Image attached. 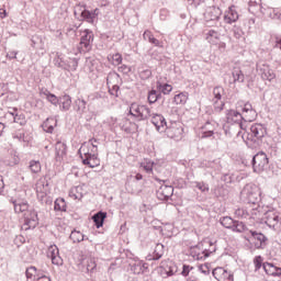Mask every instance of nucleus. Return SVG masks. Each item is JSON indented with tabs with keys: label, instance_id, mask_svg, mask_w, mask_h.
I'll return each instance as SVG.
<instances>
[{
	"label": "nucleus",
	"instance_id": "f257e3e1",
	"mask_svg": "<svg viewBox=\"0 0 281 281\" xmlns=\"http://www.w3.org/2000/svg\"><path fill=\"white\" fill-rule=\"evenodd\" d=\"M9 202L12 203L15 214L26 212L24 213V224L22 226L25 232H27V229H34L36 225H38V213L35 210H30V204L26 200L11 198Z\"/></svg>",
	"mask_w": 281,
	"mask_h": 281
},
{
	"label": "nucleus",
	"instance_id": "f03ea898",
	"mask_svg": "<svg viewBox=\"0 0 281 281\" xmlns=\"http://www.w3.org/2000/svg\"><path fill=\"white\" fill-rule=\"evenodd\" d=\"M93 148L94 150L91 153L88 145H82L78 151L83 166H89V168H98V166H100V160L98 159V147L94 146Z\"/></svg>",
	"mask_w": 281,
	"mask_h": 281
},
{
	"label": "nucleus",
	"instance_id": "7ed1b4c3",
	"mask_svg": "<svg viewBox=\"0 0 281 281\" xmlns=\"http://www.w3.org/2000/svg\"><path fill=\"white\" fill-rule=\"evenodd\" d=\"M260 198V189L256 184H246L240 192V200L244 203L256 205Z\"/></svg>",
	"mask_w": 281,
	"mask_h": 281
},
{
	"label": "nucleus",
	"instance_id": "20e7f679",
	"mask_svg": "<svg viewBox=\"0 0 281 281\" xmlns=\"http://www.w3.org/2000/svg\"><path fill=\"white\" fill-rule=\"evenodd\" d=\"M251 166L254 172H257L258 175H260V172H265L269 166V158L267 157V154L263 151L257 153L251 159Z\"/></svg>",
	"mask_w": 281,
	"mask_h": 281
},
{
	"label": "nucleus",
	"instance_id": "39448f33",
	"mask_svg": "<svg viewBox=\"0 0 281 281\" xmlns=\"http://www.w3.org/2000/svg\"><path fill=\"white\" fill-rule=\"evenodd\" d=\"M120 82H122V78L120 74L112 71L109 72L106 77V85L109 86V93L114 98H120Z\"/></svg>",
	"mask_w": 281,
	"mask_h": 281
},
{
	"label": "nucleus",
	"instance_id": "423d86ee",
	"mask_svg": "<svg viewBox=\"0 0 281 281\" xmlns=\"http://www.w3.org/2000/svg\"><path fill=\"white\" fill-rule=\"evenodd\" d=\"M164 133L169 137V139H176L179 142L183 137V127L179 122H170L169 125L165 127Z\"/></svg>",
	"mask_w": 281,
	"mask_h": 281
},
{
	"label": "nucleus",
	"instance_id": "0eeeda50",
	"mask_svg": "<svg viewBox=\"0 0 281 281\" xmlns=\"http://www.w3.org/2000/svg\"><path fill=\"white\" fill-rule=\"evenodd\" d=\"M249 241L252 243L255 249H266L269 238L258 231H249Z\"/></svg>",
	"mask_w": 281,
	"mask_h": 281
},
{
	"label": "nucleus",
	"instance_id": "6e6552de",
	"mask_svg": "<svg viewBox=\"0 0 281 281\" xmlns=\"http://www.w3.org/2000/svg\"><path fill=\"white\" fill-rule=\"evenodd\" d=\"M247 133V139L250 142H259L265 135H267V128L260 123L252 124Z\"/></svg>",
	"mask_w": 281,
	"mask_h": 281
},
{
	"label": "nucleus",
	"instance_id": "1a4fd4ad",
	"mask_svg": "<svg viewBox=\"0 0 281 281\" xmlns=\"http://www.w3.org/2000/svg\"><path fill=\"white\" fill-rule=\"evenodd\" d=\"M159 183H162L157 191V196L160 201H168L175 194V188L168 183V180L157 179Z\"/></svg>",
	"mask_w": 281,
	"mask_h": 281
},
{
	"label": "nucleus",
	"instance_id": "9d476101",
	"mask_svg": "<svg viewBox=\"0 0 281 281\" xmlns=\"http://www.w3.org/2000/svg\"><path fill=\"white\" fill-rule=\"evenodd\" d=\"M243 114L236 110H227L226 111V122L227 124H235L237 128H240V131H245V127L243 125Z\"/></svg>",
	"mask_w": 281,
	"mask_h": 281
},
{
	"label": "nucleus",
	"instance_id": "9b49d317",
	"mask_svg": "<svg viewBox=\"0 0 281 281\" xmlns=\"http://www.w3.org/2000/svg\"><path fill=\"white\" fill-rule=\"evenodd\" d=\"M132 111L135 113L134 117H136L138 122H144V120H148V117L151 115L150 108H148V105L132 103Z\"/></svg>",
	"mask_w": 281,
	"mask_h": 281
},
{
	"label": "nucleus",
	"instance_id": "f8f14e48",
	"mask_svg": "<svg viewBox=\"0 0 281 281\" xmlns=\"http://www.w3.org/2000/svg\"><path fill=\"white\" fill-rule=\"evenodd\" d=\"M91 43H93V32L85 30L79 44L80 54H87V52H90Z\"/></svg>",
	"mask_w": 281,
	"mask_h": 281
},
{
	"label": "nucleus",
	"instance_id": "ddd939ff",
	"mask_svg": "<svg viewBox=\"0 0 281 281\" xmlns=\"http://www.w3.org/2000/svg\"><path fill=\"white\" fill-rule=\"evenodd\" d=\"M223 93H225V89L221 86H217L213 89V95H214V111L216 113H221L223 111V108L225 106V102L221 101L223 100Z\"/></svg>",
	"mask_w": 281,
	"mask_h": 281
},
{
	"label": "nucleus",
	"instance_id": "4468645a",
	"mask_svg": "<svg viewBox=\"0 0 281 281\" xmlns=\"http://www.w3.org/2000/svg\"><path fill=\"white\" fill-rule=\"evenodd\" d=\"M257 71L259 75H261L262 80H269V82H271V80L276 78V74L271 70L266 61L257 63Z\"/></svg>",
	"mask_w": 281,
	"mask_h": 281
},
{
	"label": "nucleus",
	"instance_id": "2eb2a0df",
	"mask_svg": "<svg viewBox=\"0 0 281 281\" xmlns=\"http://www.w3.org/2000/svg\"><path fill=\"white\" fill-rule=\"evenodd\" d=\"M263 221L268 227H276L281 221L280 213L276 209L268 210L263 214Z\"/></svg>",
	"mask_w": 281,
	"mask_h": 281
},
{
	"label": "nucleus",
	"instance_id": "dca6fc26",
	"mask_svg": "<svg viewBox=\"0 0 281 281\" xmlns=\"http://www.w3.org/2000/svg\"><path fill=\"white\" fill-rule=\"evenodd\" d=\"M78 12H80V21H86L91 25L95 23V19L93 18V14L91 13V11L87 9V4H78L77 10H75V14H78Z\"/></svg>",
	"mask_w": 281,
	"mask_h": 281
},
{
	"label": "nucleus",
	"instance_id": "f3484780",
	"mask_svg": "<svg viewBox=\"0 0 281 281\" xmlns=\"http://www.w3.org/2000/svg\"><path fill=\"white\" fill-rule=\"evenodd\" d=\"M213 278L217 281H234V273L225 268L217 267L213 270Z\"/></svg>",
	"mask_w": 281,
	"mask_h": 281
},
{
	"label": "nucleus",
	"instance_id": "a211bd4d",
	"mask_svg": "<svg viewBox=\"0 0 281 281\" xmlns=\"http://www.w3.org/2000/svg\"><path fill=\"white\" fill-rule=\"evenodd\" d=\"M151 124L156 126V131L158 133H164L166 131V126H168V122H166V117L161 114H151Z\"/></svg>",
	"mask_w": 281,
	"mask_h": 281
},
{
	"label": "nucleus",
	"instance_id": "6ab92c4d",
	"mask_svg": "<svg viewBox=\"0 0 281 281\" xmlns=\"http://www.w3.org/2000/svg\"><path fill=\"white\" fill-rule=\"evenodd\" d=\"M221 9L218 7H209L204 12V21L211 23L221 19Z\"/></svg>",
	"mask_w": 281,
	"mask_h": 281
},
{
	"label": "nucleus",
	"instance_id": "aec40b11",
	"mask_svg": "<svg viewBox=\"0 0 281 281\" xmlns=\"http://www.w3.org/2000/svg\"><path fill=\"white\" fill-rule=\"evenodd\" d=\"M48 258H50L53 265L57 267H63V257H60V250L56 245L50 246L47 252Z\"/></svg>",
	"mask_w": 281,
	"mask_h": 281
},
{
	"label": "nucleus",
	"instance_id": "412c9836",
	"mask_svg": "<svg viewBox=\"0 0 281 281\" xmlns=\"http://www.w3.org/2000/svg\"><path fill=\"white\" fill-rule=\"evenodd\" d=\"M241 116L244 119V122H254V120L258 117V113L256 112V110H254L251 103H246L243 108Z\"/></svg>",
	"mask_w": 281,
	"mask_h": 281
},
{
	"label": "nucleus",
	"instance_id": "4be33fe9",
	"mask_svg": "<svg viewBox=\"0 0 281 281\" xmlns=\"http://www.w3.org/2000/svg\"><path fill=\"white\" fill-rule=\"evenodd\" d=\"M160 269L165 271L168 278H170L171 276H175V273H177L178 271L177 265L170 260L161 261Z\"/></svg>",
	"mask_w": 281,
	"mask_h": 281
},
{
	"label": "nucleus",
	"instance_id": "5701e85b",
	"mask_svg": "<svg viewBox=\"0 0 281 281\" xmlns=\"http://www.w3.org/2000/svg\"><path fill=\"white\" fill-rule=\"evenodd\" d=\"M224 21L229 25L238 21V11L236 10V5L229 7L227 14L224 15Z\"/></svg>",
	"mask_w": 281,
	"mask_h": 281
},
{
	"label": "nucleus",
	"instance_id": "b1692460",
	"mask_svg": "<svg viewBox=\"0 0 281 281\" xmlns=\"http://www.w3.org/2000/svg\"><path fill=\"white\" fill-rule=\"evenodd\" d=\"M214 251H216V246H214V243L210 241L209 249H204L202 252L198 254L191 252V255L195 260H203L204 258H210V254H214Z\"/></svg>",
	"mask_w": 281,
	"mask_h": 281
},
{
	"label": "nucleus",
	"instance_id": "393cba45",
	"mask_svg": "<svg viewBox=\"0 0 281 281\" xmlns=\"http://www.w3.org/2000/svg\"><path fill=\"white\" fill-rule=\"evenodd\" d=\"M40 95L42 98H46V100L49 101L50 104H53L54 106H58V104H60V99H58V97H56V94L49 92V90H47V89H42L40 91Z\"/></svg>",
	"mask_w": 281,
	"mask_h": 281
},
{
	"label": "nucleus",
	"instance_id": "a878e982",
	"mask_svg": "<svg viewBox=\"0 0 281 281\" xmlns=\"http://www.w3.org/2000/svg\"><path fill=\"white\" fill-rule=\"evenodd\" d=\"M57 126H58V120H56L55 117H48L42 124V128L43 131H45V133H54V128Z\"/></svg>",
	"mask_w": 281,
	"mask_h": 281
},
{
	"label": "nucleus",
	"instance_id": "bb28decb",
	"mask_svg": "<svg viewBox=\"0 0 281 281\" xmlns=\"http://www.w3.org/2000/svg\"><path fill=\"white\" fill-rule=\"evenodd\" d=\"M55 150H56V159L57 161H60L63 157L67 155V145L63 142H57L55 145Z\"/></svg>",
	"mask_w": 281,
	"mask_h": 281
},
{
	"label": "nucleus",
	"instance_id": "cd10ccee",
	"mask_svg": "<svg viewBox=\"0 0 281 281\" xmlns=\"http://www.w3.org/2000/svg\"><path fill=\"white\" fill-rule=\"evenodd\" d=\"M106 218V212L99 211L92 216V221L97 227V229H100L104 225V220Z\"/></svg>",
	"mask_w": 281,
	"mask_h": 281
},
{
	"label": "nucleus",
	"instance_id": "c85d7f7f",
	"mask_svg": "<svg viewBox=\"0 0 281 281\" xmlns=\"http://www.w3.org/2000/svg\"><path fill=\"white\" fill-rule=\"evenodd\" d=\"M53 63H54L55 67H58L59 69H64L66 71L67 59L65 58V56L63 54L56 53Z\"/></svg>",
	"mask_w": 281,
	"mask_h": 281
},
{
	"label": "nucleus",
	"instance_id": "c756f323",
	"mask_svg": "<svg viewBox=\"0 0 281 281\" xmlns=\"http://www.w3.org/2000/svg\"><path fill=\"white\" fill-rule=\"evenodd\" d=\"M148 269V265L143 261H136L134 265L131 266V271L135 273V276H139V273H144Z\"/></svg>",
	"mask_w": 281,
	"mask_h": 281
},
{
	"label": "nucleus",
	"instance_id": "7c9ffc66",
	"mask_svg": "<svg viewBox=\"0 0 281 281\" xmlns=\"http://www.w3.org/2000/svg\"><path fill=\"white\" fill-rule=\"evenodd\" d=\"M164 256V245L157 244L153 256H148L147 260H160Z\"/></svg>",
	"mask_w": 281,
	"mask_h": 281
},
{
	"label": "nucleus",
	"instance_id": "2f4dec72",
	"mask_svg": "<svg viewBox=\"0 0 281 281\" xmlns=\"http://www.w3.org/2000/svg\"><path fill=\"white\" fill-rule=\"evenodd\" d=\"M143 38H144V41H148L149 43H151V45H155V47H159L161 45L159 40L155 38L153 33L148 30L144 32Z\"/></svg>",
	"mask_w": 281,
	"mask_h": 281
},
{
	"label": "nucleus",
	"instance_id": "473e14b6",
	"mask_svg": "<svg viewBox=\"0 0 281 281\" xmlns=\"http://www.w3.org/2000/svg\"><path fill=\"white\" fill-rule=\"evenodd\" d=\"M54 210L55 212H67V202H65V199H56Z\"/></svg>",
	"mask_w": 281,
	"mask_h": 281
},
{
	"label": "nucleus",
	"instance_id": "72a5a7b5",
	"mask_svg": "<svg viewBox=\"0 0 281 281\" xmlns=\"http://www.w3.org/2000/svg\"><path fill=\"white\" fill-rule=\"evenodd\" d=\"M59 104H61L63 111H69L71 109V97L65 94L59 99Z\"/></svg>",
	"mask_w": 281,
	"mask_h": 281
},
{
	"label": "nucleus",
	"instance_id": "f704fd0d",
	"mask_svg": "<svg viewBox=\"0 0 281 281\" xmlns=\"http://www.w3.org/2000/svg\"><path fill=\"white\" fill-rule=\"evenodd\" d=\"M69 196L80 201V199L85 196V193H82V187H74L69 192Z\"/></svg>",
	"mask_w": 281,
	"mask_h": 281
},
{
	"label": "nucleus",
	"instance_id": "c9c22d12",
	"mask_svg": "<svg viewBox=\"0 0 281 281\" xmlns=\"http://www.w3.org/2000/svg\"><path fill=\"white\" fill-rule=\"evenodd\" d=\"M156 89L160 92L164 93V95H168L171 91H172V86L168 85V83H161L159 81H157L156 83Z\"/></svg>",
	"mask_w": 281,
	"mask_h": 281
},
{
	"label": "nucleus",
	"instance_id": "e433bc0d",
	"mask_svg": "<svg viewBox=\"0 0 281 281\" xmlns=\"http://www.w3.org/2000/svg\"><path fill=\"white\" fill-rule=\"evenodd\" d=\"M78 69V58H67L66 71H76Z\"/></svg>",
	"mask_w": 281,
	"mask_h": 281
},
{
	"label": "nucleus",
	"instance_id": "4c0bfd02",
	"mask_svg": "<svg viewBox=\"0 0 281 281\" xmlns=\"http://www.w3.org/2000/svg\"><path fill=\"white\" fill-rule=\"evenodd\" d=\"M69 238L72 243H82V240H85V235L80 233V231H72Z\"/></svg>",
	"mask_w": 281,
	"mask_h": 281
},
{
	"label": "nucleus",
	"instance_id": "58836bf2",
	"mask_svg": "<svg viewBox=\"0 0 281 281\" xmlns=\"http://www.w3.org/2000/svg\"><path fill=\"white\" fill-rule=\"evenodd\" d=\"M75 109L78 113H85L87 109V101H85L83 99H77L75 101Z\"/></svg>",
	"mask_w": 281,
	"mask_h": 281
},
{
	"label": "nucleus",
	"instance_id": "ea45409f",
	"mask_svg": "<svg viewBox=\"0 0 281 281\" xmlns=\"http://www.w3.org/2000/svg\"><path fill=\"white\" fill-rule=\"evenodd\" d=\"M232 76L234 78V82H245V75L243 70L236 68L233 70Z\"/></svg>",
	"mask_w": 281,
	"mask_h": 281
},
{
	"label": "nucleus",
	"instance_id": "a19ab883",
	"mask_svg": "<svg viewBox=\"0 0 281 281\" xmlns=\"http://www.w3.org/2000/svg\"><path fill=\"white\" fill-rule=\"evenodd\" d=\"M220 223L223 227H226V229H232V227H234L235 221L229 216H225L220 220Z\"/></svg>",
	"mask_w": 281,
	"mask_h": 281
},
{
	"label": "nucleus",
	"instance_id": "79ce46f5",
	"mask_svg": "<svg viewBox=\"0 0 281 281\" xmlns=\"http://www.w3.org/2000/svg\"><path fill=\"white\" fill-rule=\"evenodd\" d=\"M265 272L267 273V276H274L276 274V269L277 266L273 263H269V262H265L262 265Z\"/></svg>",
	"mask_w": 281,
	"mask_h": 281
},
{
	"label": "nucleus",
	"instance_id": "37998d69",
	"mask_svg": "<svg viewBox=\"0 0 281 281\" xmlns=\"http://www.w3.org/2000/svg\"><path fill=\"white\" fill-rule=\"evenodd\" d=\"M173 102L176 104H186V102H188V94L183 92L176 94L173 98Z\"/></svg>",
	"mask_w": 281,
	"mask_h": 281
},
{
	"label": "nucleus",
	"instance_id": "c03bdc74",
	"mask_svg": "<svg viewBox=\"0 0 281 281\" xmlns=\"http://www.w3.org/2000/svg\"><path fill=\"white\" fill-rule=\"evenodd\" d=\"M231 229L233 232H238L240 234V233L245 232V229H247V226H245V224L243 222L235 221L233 223V227Z\"/></svg>",
	"mask_w": 281,
	"mask_h": 281
},
{
	"label": "nucleus",
	"instance_id": "a18cd8bd",
	"mask_svg": "<svg viewBox=\"0 0 281 281\" xmlns=\"http://www.w3.org/2000/svg\"><path fill=\"white\" fill-rule=\"evenodd\" d=\"M195 188L201 192H210V184L205 183L204 181L195 182Z\"/></svg>",
	"mask_w": 281,
	"mask_h": 281
},
{
	"label": "nucleus",
	"instance_id": "49530a36",
	"mask_svg": "<svg viewBox=\"0 0 281 281\" xmlns=\"http://www.w3.org/2000/svg\"><path fill=\"white\" fill-rule=\"evenodd\" d=\"M149 104H155L157 102L158 97H157V90H150L148 92V98H147Z\"/></svg>",
	"mask_w": 281,
	"mask_h": 281
},
{
	"label": "nucleus",
	"instance_id": "de8ad7c7",
	"mask_svg": "<svg viewBox=\"0 0 281 281\" xmlns=\"http://www.w3.org/2000/svg\"><path fill=\"white\" fill-rule=\"evenodd\" d=\"M30 170L36 175L41 170V162L32 160L30 162Z\"/></svg>",
	"mask_w": 281,
	"mask_h": 281
},
{
	"label": "nucleus",
	"instance_id": "09e8293b",
	"mask_svg": "<svg viewBox=\"0 0 281 281\" xmlns=\"http://www.w3.org/2000/svg\"><path fill=\"white\" fill-rule=\"evenodd\" d=\"M212 38H215L216 41H218V32L214 30H210L206 33V41H209V43H212Z\"/></svg>",
	"mask_w": 281,
	"mask_h": 281
},
{
	"label": "nucleus",
	"instance_id": "8fccbe9b",
	"mask_svg": "<svg viewBox=\"0 0 281 281\" xmlns=\"http://www.w3.org/2000/svg\"><path fill=\"white\" fill-rule=\"evenodd\" d=\"M235 215L237 216V218H247V216H249V213H247V210L245 209H237L235 211Z\"/></svg>",
	"mask_w": 281,
	"mask_h": 281
},
{
	"label": "nucleus",
	"instance_id": "3c124183",
	"mask_svg": "<svg viewBox=\"0 0 281 281\" xmlns=\"http://www.w3.org/2000/svg\"><path fill=\"white\" fill-rule=\"evenodd\" d=\"M233 33L236 38H243V36L245 35V32H243V29L238 26L233 27Z\"/></svg>",
	"mask_w": 281,
	"mask_h": 281
},
{
	"label": "nucleus",
	"instance_id": "603ef678",
	"mask_svg": "<svg viewBox=\"0 0 281 281\" xmlns=\"http://www.w3.org/2000/svg\"><path fill=\"white\" fill-rule=\"evenodd\" d=\"M254 265H255V269L256 271H258L259 269H261L262 267V257L261 256H256L254 259Z\"/></svg>",
	"mask_w": 281,
	"mask_h": 281
},
{
	"label": "nucleus",
	"instance_id": "864d4df0",
	"mask_svg": "<svg viewBox=\"0 0 281 281\" xmlns=\"http://www.w3.org/2000/svg\"><path fill=\"white\" fill-rule=\"evenodd\" d=\"M151 76H153V71L150 69H145L140 71V78L143 80H148V78H150Z\"/></svg>",
	"mask_w": 281,
	"mask_h": 281
},
{
	"label": "nucleus",
	"instance_id": "5fc2aeb1",
	"mask_svg": "<svg viewBox=\"0 0 281 281\" xmlns=\"http://www.w3.org/2000/svg\"><path fill=\"white\" fill-rule=\"evenodd\" d=\"M191 269H192V267H190L188 265H183L181 276H183V278H188V276H190V270Z\"/></svg>",
	"mask_w": 281,
	"mask_h": 281
},
{
	"label": "nucleus",
	"instance_id": "6e6d98bb",
	"mask_svg": "<svg viewBox=\"0 0 281 281\" xmlns=\"http://www.w3.org/2000/svg\"><path fill=\"white\" fill-rule=\"evenodd\" d=\"M119 71H120L121 74L128 75V74H131L132 69H131V67L127 66V65H122V66L119 67Z\"/></svg>",
	"mask_w": 281,
	"mask_h": 281
},
{
	"label": "nucleus",
	"instance_id": "4d7b16f0",
	"mask_svg": "<svg viewBox=\"0 0 281 281\" xmlns=\"http://www.w3.org/2000/svg\"><path fill=\"white\" fill-rule=\"evenodd\" d=\"M254 8H259V10L262 8L260 3H257L254 0L249 1V12H254Z\"/></svg>",
	"mask_w": 281,
	"mask_h": 281
},
{
	"label": "nucleus",
	"instance_id": "13d9d810",
	"mask_svg": "<svg viewBox=\"0 0 281 281\" xmlns=\"http://www.w3.org/2000/svg\"><path fill=\"white\" fill-rule=\"evenodd\" d=\"M112 60L115 63V65H122V55L120 53H116L112 56Z\"/></svg>",
	"mask_w": 281,
	"mask_h": 281
},
{
	"label": "nucleus",
	"instance_id": "bf43d9fd",
	"mask_svg": "<svg viewBox=\"0 0 281 281\" xmlns=\"http://www.w3.org/2000/svg\"><path fill=\"white\" fill-rule=\"evenodd\" d=\"M95 261L90 260V262L87 265V271H90V273H93V271H95Z\"/></svg>",
	"mask_w": 281,
	"mask_h": 281
},
{
	"label": "nucleus",
	"instance_id": "052dcab7",
	"mask_svg": "<svg viewBox=\"0 0 281 281\" xmlns=\"http://www.w3.org/2000/svg\"><path fill=\"white\" fill-rule=\"evenodd\" d=\"M18 54H19V52H16V50H9L7 53V58H9V60H14L16 58Z\"/></svg>",
	"mask_w": 281,
	"mask_h": 281
},
{
	"label": "nucleus",
	"instance_id": "680f3d73",
	"mask_svg": "<svg viewBox=\"0 0 281 281\" xmlns=\"http://www.w3.org/2000/svg\"><path fill=\"white\" fill-rule=\"evenodd\" d=\"M212 135H214V131L209 130L202 133V138L205 139L207 137H212Z\"/></svg>",
	"mask_w": 281,
	"mask_h": 281
},
{
	"label": "nucleus",
	"instance_id": "e2e57ef3",
	"mask_svg": "<svg viewBox=\"0 0 281 281\" xmlns=\"http://www.w3.org/2000/svg\"><path fill=\"white\" fill-rule=\"evenodd\" d=\"M272 21H278L281 23V12L279 9H277V12L274 13V16L272 18Z\"/></svg>",
	"mask_w": 281,
	"mask_h": 281
},
{
	"label": "nucleus",
	"instance_id": "0e129e2a",
	"mask_svg": "<svg viewBox=\"0 0 281 281\" xmlns=\"http://www.w3.org/2000/svg\"><path fill=\"white\" fill-rule=\"evenodd\" d=\"M200 271L204 273V276H210V268H207V266H201Z\"/></svg>",
	"mask_w": 281,
	"mask_h": 281
},
{
	"label": "nucleus",
	"instance_id": "69168bd1",
	"mask_svg": "<svg viewBox=\"0 0 281 281\" xmlns=\"http://www.w3.org/2000/svg\"><path fill=\"white\" fill-rule=\"evenodd\" d=\"M276 12H278V9H268L269 19H273V16H276Z\"/></svg>",
	"mask_w": 281,
	"mask_h": 281
},
{
	"label": "nucleus",
	"instance_id": "338daca9",
	"mask_svg": "<svg viewBox=\"0 0 281 281\" xmlns=\"http://www.w3.org/2000/svg\"><path fill=\"white\" fill-rule=\"evenodd\" d=\"M36 281H52V279L47 276H42L36 279Z\"/></svg>",
	"mask_w": 281,
	"mask_h": 281
},
{
	"label": "nucleus",
	"instance_id": "774afa93",
	"mask_svg": "<svg viewBox=\"0 0 281 281\" xmlns=\"http://www.w3.org/2000/svg\"><path fill=\"white\" fill-rule=\"evenodd\" d=\"M273 276L277 277V278H281V268L280 267L276 268Z\"/></svg>",
	"mask_w": 281,
	"mask_h": 281
}]
</instances>
